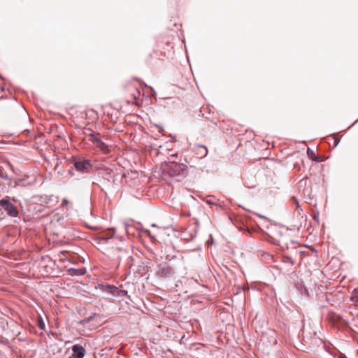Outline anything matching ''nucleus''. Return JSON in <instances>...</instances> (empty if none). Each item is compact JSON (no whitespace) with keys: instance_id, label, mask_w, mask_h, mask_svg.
I'll return each mask as SVG.
<instances>
[{"instance_id":"39448f33","label":"nucleus","mask_w":358,"mask_h":358,"mask_svg":"<svg viewBox=\"0 0 358 358\" xmlns=\"http://www.w3.org/2000/svg\"><path fill=\"white\" fill-rule=\"evenodd\" d=\"M76 169L80 172H87L91 167L88 160H80L75 162Z\"/></svg>"},{"instance_id":"9b49d317","label":"nucleus","mask_w":358,"mask_h":358,"mask_svg":"<svg viewBox=\"0 0 358 358\" xmlns=\"http://www.w3.org/2000/svg\"><path fill=\"white\" fill-rule=\"evenodd\" d=\"M198 148L201 150L200 153L203 156H206L208 153L207 148L204 145H199Z\"/></svg>"},{"instance_id":"423d86ee","label":"nucleus","mask_w":358,"mask_h":358,"mask_svg":"<svg viewBox=\"0 0 358 358\" xmlns=\"http://www.w3.org/2000/svg\"><path fill=\"white\" fill-rule=\"evenodd\" d=\"M73 355L74 358H83L85 355V348L80 345H74L72 347Z\"/></svg>"},{"instance_id":"1a4fd4ad","label":"nucleus","mask_w":358,"mask_h":358,"mask_svg":"<svg viewBox=\"0 0 358 358\" xmlns=\"http://www.w3.org/2000/svg\"><path fill=\"white\" fill-rule=\"evenodd\" d=\"M350 300L355 306H358V288L352 291Z\"/></svg>"},{"instance_id":"20e7f679","label":"nucleus","mask_w":358,"mask_h":358,"mask_svg":"<svg viewBox=\"0 0 358 358\" xmlns=\"http://www.w3.org/2000/svg\"><path fill=\"white\" fill-rule=\"evenodd\" d=\"M156 272L161 277H167L173 273L171 268L166 264H159Z\"/></svg>"},{"instance_id":"2eb2a0df","label":"nucleus","mask_w":358,"mask_h":358,"mask_svg":"<svg viewBox=\"0 0 358 358\" xmlns=\"http://www.w3.org/2000/svg\"><path fill=\"white\" fill-rule=\"evenodd\" d=\"M352 324L353 326H355V327H357V329H358V326H357L356 324L352 323Z\"/></svg>"},{"instance_id":"4468645a","label":"nucleus","mask_w":358,"mask_h":358,"mask_svg":"<svg viewBox=\"0 0 358 358\" xmlns=\"http://www.w3.org/2000/svg\"><path fill=\"white\" fill-rule=\"evenodd\" d=\"M40 327H41V328L43 329V327H44V324H40Z\"/></svg>"},{"instance_id":"9d476101","label":"nucleus","mask_w":358,"mask_h":358,"mask_svg":"<svg viewBox=\"0 0 358 358\" xmlns=\"http://www.w3.org/2000/svg\"><path fill=\"white\" fill-rule=\"evenodd\" d=\"M115 231L113 229H109L108 231L103 232L101 234V238L102 239H109L114 236Z\"/></svg>"},{"instance_id":"6e6552de","label":"nucleus","mask_w":358,"mask_h":358,"mask_svg":"<svg viewBox=\"0 0 358 358\" xmlns=\"http://www.w3.org/2000/svg\"><path fill=\"white\" fill-rule=\"evenodd\" d=\"M69 272V274L70 275H84L85 273V268H79V269H77V268H70L69 269L68 271Z\"/></svg>"},{"instance_id":"ddd939ff","label":"nucleus","mask_w":358,"mask_h":358,"mask_svg":"<svg viewBox=\"0 0 358 358\" xmlns=\"http://www.w3.org/2000/svg\"><path fill=\"white\" fill-rule=\"evenodd\" d=\"M68 203V201L66 199H64L62 201V205L64 206V205H66Z\"/></svg>"},{"instance_id":"dca6fc26","label":"nucleus","mask_w":358,"mask_h":358,"mask_svg":"<svg viewBox=\"0 0 358 358\" xmlns=\"http://www.w3.org/2000/svg\"><path fill=\"white\" fill-rule=\"evenodd\" d=\"M338 141L336 139V145H338Z\"/></svg>"},{"instance_id":"f3484780","label":"nucleus","mask_w":358,"mask_h":358,"mask_svg":"<svg viewBox=\"0 0 358 358\" xmlns=\"http://www.w3.org/2000/svg\"><path fill=\"white\" fill-rule=\"evenodd\" d=\"M315 160H316V159H314ZM317 161H320V159H317Z\"/></svg>"},{"instance_id":"f257e3e1","label":"nucleus","mask_w":358,"mask_h":358,"mask_svg":"<svg viewBox=\"0 0 358 358\" xmlns=\"http://www.w3.org/2000/svg\"><path fill=\"white\" fill-rule=\"evenodd\" d=\"M0 206L10 217H17L18 215V210L17 207L8 200L3 199L0 200Z\"/></svg>"},{"instance_id":"0eeeda50","label":"nucleus","mask_w":358,"mask_h":358,"mask_svg":"<svg viewBox=\"0 0 358 358\" xmlns=\"http://www.w3.org/2000/svg\"><path fill=\"white\" fill-rule=\"evenodd\" d=\"M92 141L96 145V146L99 148L102 151L105 152L108 151V145L105 143H103L101 139L94 138Z\"/></svg>"},{"instance_id":"f8f14e48","label":"nucleus","mask_w":358,"mask_h":358,"mask_svg":"<svg viewBox=\"0 0 358 358\" xmlns=\"http://www.w3.org/2000/svg\"><path fill=\"white\" fill-rule=\"evenodd\" d=\"M308 155L309 156H310V157H311L312 159H313L314 152H313V151L310 150V149H308Z\"/></svg>"},{"instance_id":"7ed1b4c3","label":"nucleus","mask_w":358,"mask_h":358,"mask_svg":"<svg viewBox=\"0 0 358 358\" xmlns=\"http://www.w3.org/2000/svg\"><path fill=\"white\" fill-rule=\"evenodd\" d=\"M169 167V173L172 176H178L184 172L187 166L184 164H179L176 162H170L168 165Z\"/></svg>"},{"instance_id":"f03ea898","label":"nucleus","mask_w":358,"mask_h":358,"mask_svg":"<svg viewBox=\"0 0 358 358\" xmlns=\"http://www.w3.org/2000/svg\"><path fill=\"white\" fill-rule=\"evenodd\" d=\"M124 90L130 96V98L127 100L128 102L134 103L140 96L139 90L130 83H126L124 85Z\"/></svg>"}]
</instances>
